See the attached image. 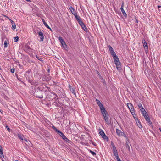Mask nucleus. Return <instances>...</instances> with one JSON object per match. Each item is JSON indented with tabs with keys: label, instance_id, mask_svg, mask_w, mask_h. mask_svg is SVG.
I'll list each match as a JSON object with an SVG mask.
<instances>
[{
	"label": "nucleus",
	"instance_id": "31",
	"mask_svg": "<svg viewBox=\"0 0 161 161\" xmlns=\"http://www.w3.org/2000/svg\"><path fill=\"white\" fill-rule=\"evenodd\" d=\"M19 37L18 36H16L15 37H14V42H17L19 40Z\"/></svg>",
	"mask_w": 161,
	"mask_h": 161
},
{
	"label": "nucleus",
	"instance_id": "39",
	"mask_svg": "<svg viewBox=\"0 0 161 161\" xmlns=\"http://www.w3.org/2000/svg\"><path fill=\"white\" fill-rule=\"evenodd\" d=\"M4 46L5 48L7 47V42L6 41L4 42Z\"/></svg>",
	"mask_w": 161,
	"mask_h": 161
},
{
	"label": "nucleus",
	"instance_id": "53",
	"mask_svg": "<svg viewBox=\"0 0 161 161\" xmlns=\"http://www.w3.org/2000/svg\"><path fill=\"white\" fill-rule=\"evenodd\" d=\"M26 79L27 80H29V77H26Z\"/></svg>",
	"mask_w": 161,
	"mask_h": 161
},
{
	"label": "nucleus",
	"instance_id": "9",
	"mask_svg": "<svg viewBox=\"0 0 161 161\" xmlns=\"http://www.w3.org/2000/svg\"><path fill=\"white\" fill-rule=\"evenodd\" d=\"M124 2L122 1V4L121 6V7L120 8L121 10L122 13V14L124 15V16L125 17H127V15L126 13H125V11L123 9V7H124Z\"/></svg>",
	"mask_w": 161,
	"mask_h": 161
},
{
	"label": "nucleus",
	"instance_id": "25",
	"mask_svg": "<svg viewBox=\"0 0 161 161\" xmlns=\"http://www.w3.org/2000/svg\"><path fill=\"white\" fill-rule=\"evenodd\" d=\"M127 106L129 109H130V108H133V106L132 104L130 103H128L127 104Z\"/></svg>",
	"mask_w": 161,
	"mask_h": 161
},
{
	"label": "nucleus",
	"instance_id": "36",
	"mask_svg": "<svg viewBox=\"0 0 161 161\" xmlns=\"http://www.w3.org/2000/svg\"><path fill=\"white\" fill-rule=\"evenodd\" d=\"M110 53L112 55V56L113 57H115V56L116 55V53L114 51V52Z\"/></svg>",
	"mask_w": 161,
	"mask_h": 161
},
{
	"label": "nucleus",
	"instance_id": "8",
	"mask_svg": "<svg viewBox=\"0 0 161 161\" xmlns=\"http://www.w3.org/2000/svg\"><path fill=\"white\" fill-rule=\"evenodd\" d=\"M116 65V68L117 70L120 71L121 70V63L119 61H118L117 62H114Z\"/></svg>",
	"mask_w": 161,
	"mask_h": 161
},
{
	"label": "nucleus",
	"instance_id": "40",
	"mask_svg": "<svg viewBox=\"0 0 161 161\" xmlns=\"http://www.w3.org/2000/svg\"><path fill=\"white\" fill-rule=\"evenodd\" d=\"M51 79V77L49 75H48V77H47V78L46 79V81L50 80Z\"/></svg>",
	"mask_w": 161,
	"mask_h": 161
},
{
	"label": "nucleus",
	"instance_id": "44",
	"mask_svg": "<svg viewBox=\"0 0 161 161\" xmlns=\"http://www.w3.org/2000/svg\"><path fill=\"white\" fill-rule=\"evenodd\" d=\"M137 125L139 128H141L142 126L140 123H139V124H137Z\"/></svg>",
	"mask_w": 161,
	"mask_h": 161
},
{
	"label": "nucleus",
	"instance_id": "12",
	"mask_svg": "<svg viewBox=\"0 0 161 161\" xmlns=\"http://www.w3.org/2000/svg\"><path fill=\"white\" fill-rule=\"evenodd\" d=\"M116 132L118 135L119 136H122L124 134V133L122 132L118 129H116Z\"/></svg>",
	"mask_w": 161,
	"mask_h": 161
},
{
	"label": "nucleus",
	"instance_id": "48",
	"mask_svg": "<svg viewBox=\"0 0 161 161\" xmlns=\"http://www.w3.org/2000/svg\"><path fill=\"white\" fill-rule=\"evenodd\" d=\"M23 140L24 141H25L26 142H28V141H27V139L26 138H24V139H23Z\"/></svg>",
	"mask_w": 161,
	"mask_h": 161
},
{
	"label": "nucleus",
	"instance_id": "57",
	"mask_svg": "<svg viewBox=\"0 0 161 161\" xmlns=\"http://www.w3.org/2000/svg\"><path fill=\"white\" fill-rule=\"evenodd\" d=\"M93 144L95 146V144Z\"/></svg>",
	"mask_w": 161,
	"mask_h": 161
},
{
	"label": "nucleus",
	"instance_id": "35",
	"mask_svg": "<svg viewBox=\"0 0 161 161\" xmlns=\"http://www.w3.org/2000/svg\"><path fill=\"white\" fill-rule=\"evenodd\" d=\"M52 128L54 129L56 132H57L59 130L57 129L54 126H52Z\"/></svg>",
	"mask_w": 161,
	"mask_h": 161
},
{
	"label": "nucleus",
	"instance_id": "1",
	"mask_svg": "<svg viewBox=\"0 0 161 161\" xmlns=\"http://www.w3.org/2000/svg\"><path fill=\"white\" fill-rule=\"evenodd\" d=\"M43 92L39 87L37 88L34 92V96L39 98H43Z\"/></svg>",
	"mask_w": 161,
	"mask_h": 161
},
{
	"label": "nucleus",
	"instance_id": "49",
	"mask_svg": "<svg viewBox=\"0 0 161 161\" xmlns=\"http://www.w3.org/2000/svg\"><path fill=\"white\" fill-rule=\"evenodd\" d=\"M136 23H138V20L136 18Z\"/></svg>",
	"mask_w": 161,
	"mask_h": 161
},
{
	"label": "nucleus",
	"instance_id": "2",
	"mask_svg": "<svg viewBox=\"0 0 161 161\" xmlns=\"http://www.w3.org/2000/svg\"><path fill=\"white\" fill-rule=\"evenodd\" d=\"M101 112L102 114L105 122L108 125H109L110 124V122L109 120V115L107 111L105 109V110H102Z\"/></svg>",
	"mask_w": 161,
	"mask_h": 161
},
{
	"label": "nucleus",
	"instance_id": "6",
	"mask_svg": "<svg viewBox=\"0 0 161 161\" xmlns=\"http://www.w3.org/2000/svg\"><path fill=\"white\" fill-rule=\"evenodd\" d=\"M78 23L85 32H86L88 31L87 28L82 21L79 22Z\"/></svg>",
	"mask_w": 161,
	"mask_h": 161
},
{
	"label": "nucleus",
	"instance_id": "22",
	"mask_svg": "<svg viewBox=\"0 0 161 161\" xmlns=\"http://www.w3.org/2000/svg\"><path fill=\"white\" fill-rule=\"evenodd\" d=\"M18 137L21 140H23L24 136L23 135L18 134L17 135Z\"/></svg>",
	"mask_w": 161,
	"mask_h": 161
},
{
	"label": "nucleus",
	"instance_id": "51",
	"mask_svg": "<svg viewBox=\"0 0 161 161\" xmlns=\"http://www.w3.org/2000/svg\"><path fill=\"white\" fill-rule=\"evenodd\" d=\"M161 6H160V5L158 6V8H161Z\"/></svg>",
	"mask_w": 161,
	"mask_h": 161
},
{
	"label": "nucleus",
	"instance_id": "3",
	"mask_svg": "<svg viewBox=\"0 0 161 161\" xmlns=\"http://www.w3.org/2000/svg\"><path fill=\"white\" fill-rule=\"evenodd\" d=\"M47 97L48 98H49L50 100H53V99H55L56 100L58 99L57 95L56 94L54 93L51 92L48 93L47 94Z\"/></svg>",
	"mask_w": 161,
	"mask_h": 161
},
{
	"label": "nucleus",
	"instance_id": "58",
	"mask_svg": "<svg viewBox=\"0 0 161 161\" xmlns=\"http://www.w3.org/2000/svg\"><path fill=\"white\" fill-rule=\"evenodd\" d=\"M124 136H125V137H126V136H125V135Z\"/></svg>",
	"mask_w": 161,
	"mask_h": 161
},
{
	"label": "nucleus",
	"instance_id": "7",
	"mask_svg": "<svg viewBox=\"0 0 161 161\" xmlns=\"http://www.w3.org/2000/svg\"><path fill=\"white\" fill-rule=\"evenodd\" d=\"M37 33L40 36L41 41H43L44 40V36L43 33L41 31V30H37Z\"/></svg>",
	"mask_w": 161,
	"mask_h": 161
},
{
	"label": "nucleus",
	"instance_id": "34",
	"mask_svg": "<svg viewBox=\"0 0 161 161\" xmlns=\"http://www.w3.org/2000/svg\"><path fill=\"white\" fill-rule=\"evenodd\" d=\"M12 24V28L13 30L15 29L16 28V25L15 23H13Z\"/></svg>",
	"mask_w": 161,
	"mask_h": 161
},
{
	"label": "nucleus",
	"instance_id": "33",
	"mask_svg": "<svg viewBox=\"0 0 161 161\" xmlns=\"http://www.w3.org/2000/svg\"><path fill=\"white\" fill-rule=\"evenodd\" d=\"M130 110V112L132 114L133 113H134L135 112L134 111V107H133V108H130L129 109Z\"/></svg>",
	"mask_w": 161,
	"mask_h": 161
},
{
	"label": "nucleus",
	"instance_id": "56",
	"mask_svg": "<svg viewBox=\"0 0 161 161\" xmlns=\"http://www.w3.org/2000/svg\"><path fill=\"white\" fill-rule=\"evenodd\" d=\"M118 161H122L120 159Z\"/></svg>",
	"mask_w": 161,
	"mask_h": 161
},
{
	"label": "nucleus",
	"instance_id": "45",
	"mask_svg": "<svg viewBox=\"0 0 161 161\" xmlns=\"http://www.w3.org/2000/svg\"><path fill=\"white\" fill-rule=\"evenodd\" d=\"M11 72L12 73H14L15 71V69H11Z\"/></svg>",
	"mask_w": 161,
	"mask_h": 161
},
{
	"label": "nucleus",
	"instance_id": "47",
	"mask_svg": "<svg viewBox=\"0 0 161 161\" xmlns=\"http://www.w3.org/2000/svg\"><path fill=\"white\" fill-rule=\"evenodd\" d=\"M9 20L10 21L12 24H13V23H14L12 20L11 19H9Z\"/></svg>",
	"mask_w": 161,
	"mask_h": 161
},
{
	"label": "nucleus",
	"instance_id": "46",
	"mask_svg": "<svg viewBox=\"0 0 161 161\" xmlns=\"http://www.w3.org/2000/svg\"><path fill=\"white\" fill-rule=\"evenodd\" d=\"M42 21L43 23V24H45V23H46V22L45 21V20H44V19H42Z\"/></svg>",
	"mask_w": 161,
	"mask_h": 161
},
{
	"label": "nucleus",
	"instance_id": "13",
	"mask_svg": "<svg viewBox=\"0 0 161 161\" xmlns=\"http://www.w3.org/2000/svg\"><path fill=\"white\" fill-rule=\"evenodd\" d=\"M69 89L70 91H71L73 94L75 95V94L74 87L70 85H69Z\"/></svg>",
	"mask_w": 161,
	"mask_h": 161
},
{
	"label": "nucleus",
	"instance_id": "41",
	"mask_svg": "<svg viewBox=\"0 0 161 161\" xmlns=\"http://www.w3.org/2000/svg\"><path fill=\"white\" fill-rule=\"evenodd\" d=\"M5 127H6V128H7V129L8 131L10 132V131L11 130V129L8 126H5Z\"/></svg>",
	"mask_w": 161,
	"mask_h": 161
},
{
	"label": "nucleus",
	"instance_id": "32",
	"mask_svg": "<svg viewBox=\"0 0 161 161\" xmlns=\"http://www.w3.org/2000/svg\"><path fill=\"white\" fill-rule=\"evenodd\" d=\"M130 110V112L132 114L133 113H134L135 112L134 111V107H133V108H130L129 109Z\"/></svg>",
	"mask_w": 161,
	"mask_h": 161
},
{
	"label": "nucleus",
	"instance_id": "54",
	"mask_svg": "<svg viewBox=\"0 0 161 161\" xmlns=\"http://www.w3.org/2000/svg\"><path fill=\"white\" fill-rule=\"evenodd\" d=\"M26 1H27V2H30V0H25Z\"/></svg>",
	"mask_w": 161,
	"mask_h": 161
},
{
	"label": "nucleus",
	"instance_id": "20",
	"mask_svg": "<svg viewBox=\"0 0 161 161\" xmlns=\"http://www.w3.org/2000/svg\"><path fill=\"white\" fill-rule=\"evenodd\" d=\"M114 62H117L118 61H119L118 57L116 55L114 57H113Z\"/></svg>",
	"mask_w": 161,
	"mask_h": 161
},
{
	"label": "nucleus",
	"instance_id": "19",
	"mask_svg": "<svg viewBox=\"0 0 161 161\" xmlns=\"http://www.w3.org/2000/svg\"><path fill=\"white\" fill-rule=\"evenodd\" d=\"M114 62H117L118 61H119L118 57L116 55L114 57H113Z\"/></svg>",
	"mask_w": 161,
	"mask_h": 161
},
{
	"label": "nucleus",
	"instance_id": "29",
	"mask_svg": "<svg viewBox=\"0 0 161 161\" xmlns=\"http://www.w3.org/2000/svg\"><path fill=\"white\" fill-rule=\"evenodd\" d=\"M113 153L115 156L118 155L117 149L113 150Z\"/></svg>",
	"mask_w": 161,
	"mask_h": 161
},
{
	"label": "nucleus",
	"instance_id": "37",
	"mask_svg": "<svg viewBox=\"0 0 161 161\" xmlns=\"http://www.w3.org/2000/svg\"><path fill=\"white\" fill-rule=\"evenodd\" d=\"M89 151L90 153L93 156L96 155V153L93 151L91 150H90Z\"/></svg>",
	"mask_w": 161,
	"mask_h": 161
},
{
	"label": "nucleus",
	"instance_id": "30",
	"mask_svg": "<svg viewBox=\"0 0 161 161\" xmlns=\"http://www.w3.org/2000/svg\"><path fill=\"white\" fill-rule=\"evenodd\" d=\"M44 25L48 29H49L50 31H52V30L49 27V26H48V25H47V23H45L44 24Z\"/></svg>",
	"mask_w": 161,
	"mask_h": 161
},
{
	"label": "nucleus",
	"instance_id": "43",
	"mask_svg": "<svg viewBox=\"0 0 161 161\" xmlns=\"http://www.w3.org/2000/svg\"><path fill=\"white\" fill-rule=\"evenodd\" d=\"M28 82L30 83L31 85L33 84V83L32 82V80H28Z\"/></svg>",
	"mask_w": 161,
	"mask_h": 161
},
{
	"label": "nucleus",
	"instance_id": "26",
	"mask_svg": "<svg viewBox=\"0 0 161 161\" xmlns=\"http://www.w3.org/2000/svg\"><path fill=\"white\" fill-rule=\"evenodd\" d=\"M57 133H58L59 135L62 137L64 135L62 132L58 130Z\"/></svg>",
	"mask_w": 161,
	"mask_h": 161
},
{
	"label": "nucleus",
	"instance_id": "10",
	"mask_svg": "<svg viewBox=\"0 0 161 161\" xmlns=\"http://www.w3.org/2000/svg\"><path fill=\"white\" fill-rule=\"evenodd\" d=\"M142 43H143V45L145 49H146L147 50H148V46L147 45L146 41L144 39H143L142 40Z\"/></svg>",
	"mask_w": 161,
	"mask_h": 161
},
{
	"label": "nucleus",
	"instance_id": "4",
	"mask_svg": "<svg viewBox=\"0 0 161 161\" xmlns=\"http://www.w3.org/2000/svg\"><path fill=\"white\" fill-rule=\"evenodd\" d=\"M96 101L97 103V104L100 107L101 111L103 110H105V109L104 107L101 103L100 101L99 100L96 99Z\"/></svg>",
	"mask_w": 161,
	"mask_h": 161
},
{
	"label": "nucleus",
	"instance_id": "38",
	"mask_svg": "<svg viewBox=\"0 0 161 161\" xmlns=\"http://www.w3.org/2000/svg\"><path fill=\"white\" fill-rule=\"evenodd\" d=\"M36 58H37L39 60H40V61H42V62L43 61V60H42V59L40 58V57H39L37 56V55H36Z\"/></svg>",
	"mask_w": 161,
	"mask_h": 161
},
{
	"label": "nucleus",
	"instance_id": "5",
	"mask_svg": "<svg viewBox=\"0 0 161 161\" xmlns=\"http://www.w3.org/2000/svg\"><path fill=\"white\" fill-rule=\"evenodd\" d=\"M58 40H59V42L61 43L63 47L64 48L66 47L67 45L65 41L62 38L61 36H59L58 38Z\"/></svg>",
	"mask_w": 161,
	"mask_h": 161
},
{
	"label": "nucleus",
	"instance_id": "21",
	"mask_svg": "<svg viewBox=\"0 0 161 161\" xmlns=\"http://www.w3.org/2000/svg\"><path fill=\"white\" fill-rule=\"evenodd\" d=\"M138 107L139 108V109H140L141 111H142V110H144V108H143V107H142V105L141 104V103H139L138 105Z\"/></svg>",
	"mask_w": 161,
	"mask_h": 161
},
{
	"label": "nucleus",
	"instance_id": "52",
	"mask_svg": "<svg viewBox=\"0 0 161 161\" xmlns=\"http://www.w3.org/2000/svg\"><path fill=\"white\" fill-rule=\"evenodd\" d=\"M33 84L37 85L38 84V83L37 82H35V83H33Z\"/></svg>",
	"mask_w": 161,
	"mask_h": 161
},
{
	"label": "nucleus",
	"instance_id": "50",
	"mask_svg": "<svg viewBox=\"0 0 161 161\" xmlns=\"http://www.w3.org/2000/svg\"><path fill=\"white\" fill-rule=\"evenodd\" d=\"M50 69H48L47 70V72H48V73H50Z\"/></svg>",
	"mask_w": 161,
	"mask_h": 161
},
{
	"label": "nucleus",
	"instance_id": "14",
	"mask_svg": "<svg viewBox=\"0 0 161 161\" xmlns=\"http://www.w3.org/2000/svg\"><path fill=\"white\" fill-rule=\"evenodd\" d=\"M144 117L145 119L149 124L151 125L152 124V122L151 121L150 118L148 116V115L146 116H144Z\"/></svg>",
	"mask_w": 161,
	"mask_h": 161
},
{
	"label": "nucleus",
	"instance_id": "11",
	"mask_svg": "<svg viewBox=\"0 0 161 161\" xmlns=\"http://www.w3.org/2000/svg\"><path fill=\"white\" fill-rule=\"evenodd\" d=\"M99 133L100 135L101 136L102 138L104 139H105L107 138V136H106L104 132L102 130L100 131L99 132Z\"/></svg>",
	"mask_w": 161,
	"mask_h": 161
},
{
	"label": "nucleus",
	"instance_id": "42",
	"mask_svg": "<svg viewBox=\"0 0 161 161\" xmlns=\"http://www.w3.org/2000/svg\"><path fill=\"white\" fill-rule=\"evenodd\" d=\"M115 158H116V159H117V161L120 159L119 158V157L118 156V155H117V156L116 155V156H115Z\"/></svg>",
	"mask_w": 161,
	"mask_h": 161
},
{
	"label": "nucleus",
	"instance_id": "16",
	"mask_svg": "<svg viewBox=\"0 0 161 161\" xmlns=\"http://www.w3.org/2000/svg\"><path fill=\"white\" fill-rule=\"evenodd\" d=\"M69 10L71 13L74 15L77 14L75 9L71 7L69 8Z\"/></svg>",
	"mask_w": 161,
	"mask_h": 161
},
{
	"label": "nucleus",
	"instance_id": "27",
	"mask_svg": "<svg viewBox=\"0 0 161 161\" xmlns=\"http://www.w3.org/2000/svg\"><path fill=\"white\" fill-rule=\"evenodd\" d=\"M108 47L110 53L114 52V50L112 47L110 45L108 46Z\"/></svg>",
	"mask_w": 161,
	"mask_h": 161
},
{
	"label": "nucleus",
	"instance_id": "15",
	"mask_svg": "<svg viewBox=\"0 0 161 161\" xmlns=\"http://www.w3.org/2000/svg\"><path fill=\"white\" fill-rule=\"evenodd\" d=\"M62 139L66 142H67L68 143H71L72 142L70 140H69L64 135L62 137Z\"/></svg>",
	"mask_w": 161,
	"mask_h": 161
},
{
	"label": "nucleus",
	"instance_id": "23",
	"mask_svg": "<svg viewBox=\"0 0 161 161\" xmlns=\"http://www.w3.org/2000/svg\"><path fill=\"white\" fill-rule=\"evenodd\" d=\"M111 144L113 150H116L115 146L112 141L111 142Z\"/></svg>",
	"mask_w": 161,
	"mask_h": 161
},
{
	"label": "nucleus",
	"instance_id": "17",
	"mask_svg": "<svg viewBox=\"0 0 161 161\" xmlns=\"http://www.w3.org/2000/svg\"><path fill=\"white\" fill-rule=\"evenodd\" d=\"M74 16L78 23L81 21L80 17V16L77 15V13L75 14V15H74Z\"/></svg>",
	"mask_w": 161,
	"mask_h": 161
},
{
	"label": "nucleus",
	"instance_id": "59",
	"mask_svg": "<svg viewBox=\"0 0 161 161\" xmlns=\"http://www.w3.org/2000/svg\"><path fill=\"white\" fill-rule=\"evenodd\" d=\"M2 161H4V160H2Z\"/></svg>",
	"mask_w": 161,
	"mask_h": 161
},
{
	"label": "nucleus",
	"instance_id": "24",
	"mask_svg": "<svg viewBox=\"0 0 161 161\" xmlns=\"http://www.w3.org/2000/svg\"><path fill=\"white\" fill-rule=\"evenodd\" d=\"M142 114L143 115V116L144 117L145 116H146L147 115H148V114H147L146 112L145 111V109L144 110H142V111H141Z\"/></svg>",
	"mask_w": 161,
	"mask_h": 161
},
{
	"label": "nucleus",
	"instance_id": "28",
	"mask_svg": "<svg viewBox=\"0 0 161 161\" xmlns=\"http://www.w3.org/2000/svg\"><path fill=\"white\" fill-rule=\"evenodd\" d=\"M17 78L19 81L21 82L23 84L25 85V83L23 81H22V80H23L22 78H21L20 77H17Z\"/></svg>",
	"mask_w": 161,
	"mask_h": 161
},
{
	"label": "nucleus",
	"instance_id": "55",
	"mask_svg": "<svg viewBox=\"0 0 161 161\" xmlns=\"http://www.w3.org/2000/svg\"><path fill=\"white\" fill-rule=\"evenodd\" d=\"M159 130H160V132H161V128H159Z\"/></svg>",
	"mask_w": 161,
	"mask_h": 161
},
{
	"label": "nucleus",
	"instance_id": "18",
	"mask_svg": "<svg viewBox=\"0 0 161 161\" xmlns=\"http://www.w3.org/2000/svg\"><path fill=\"white\" fill-rule=\"evenodd\" d=\"M126 147L127 149L129 151H130V143L129 142V141L128 142L127 141H126Z\"/></svg>",
	"mask_w": 161,
	"mask_h": 161
}]
</instances>
